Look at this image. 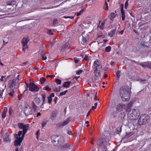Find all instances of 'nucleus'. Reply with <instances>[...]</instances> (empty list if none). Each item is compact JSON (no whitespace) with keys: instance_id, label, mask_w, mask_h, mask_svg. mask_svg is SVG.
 Returning a JSON list of instances; mask_svg holds the SVG:
<instances>
[{"instance_id":"nucleus-1","label":"nucleus","mask_w":151,"mask_h":151,"mask_svg":"<svg viewBox=\"0 0 151 151\" xmlns=\"http://www.w3.org/2000/svg\"><path fill=\"white\" fill-rule=\"evenodd\" d=\"M119 93L122 100L127 101L129 99L130 93L128 86H124L121 87L119 89Z\"/></svg>"},{"instance_id":"nucleus-2","label":"nucleus","mask_w":151,"mask_h":151,"mask_svg":"<svg viewBox=\"0 0 151 151\" xmlns=\"http://www.w3.org/2000/svg\"><path fill=\"white\" fill-rule=\"evenodd\" d=\"M109 140L107 138H99L96 142V144L99 147L102 148L103 151H107L106 145Z\"/></svg>"},{"instance_id":"nucleus-3","label":"nucleus","mask_w":151,"mask_h":151,"mask_svg":"<svg viewBox=\"0 0 151 151\" xmlns=\"http://www.w3.org/2000/svg\"><path fill=\"white\" fill-rule=\"evenodd\" d=\"M128 117L131 119H136L140 115V112L138 109H132L129 111Z\"/></svg>"},{"instance_id":"nucleus-4","label":"nucleus","mask_w":151,"mask_h":151,"mask_svg":"<svg viewBox=\"0 0 151 151\" xmlns=\"http://www.w3.org/2000/svg\"><path fill=\"white\" fill-rule=\"evenodd\" d=\"M150 116L146 114L141 115L137 122L138 124L141 126L146 124L148 122Z\"/></svg>"},{"instance_id":"nucleus-5","label":"nucleus","mask_w":151,"mask_h":151,"mask_svg":"<svg viewBox=\"0 0 151 151\" xmlns=\"http://www.w3.org/2000/svg\"><path fill=\"white\" fill-rule=\"evenodd\" d=\"M17 126L19 129H23L22 137H24V135L29 127V124H25L24 123H19L17 124Z\"/></svg>"},{"instance_id":"nucleus-6","label":"nucleus","mask_w":151,"mask_h":151,"mask_svg":"<svg viewBox=\"0 0 151 151\" xmlns=\"http://www.w3.org/2000/svg\"><path fill=\"white\" fill-rule=\"evenodd\" d=\"M82 35L83 38L81 43L82 44H85L89 40L90 37L89 34H86L85 32H83Z\"/></svg>"},{"instance_id":"nucleus-7","label":"nucleus","mask_w":151,"mask_h":151,"mask_svg":"<svg viewBox=\"0 0 151 151\" xmlns=\"http://www.w3.org/2000/svg\"><path fill=\"white\" fill-rule=\"evenodd\" d=\"M29 84V91L33 92H37L39 91V88L34 83L30 82Z\"/></svg>"},{"instance_id":"nucleus-8","label":"nucleus","mask_w":151,"mask_h":151,"mask_svg":"<svg viewBox=\"0 0 151 151\" xmlns=\"http://www.w3.org/2000/svg\"><path fill=\"white\" fill-rule=\"evenodd\" d=\"M70 120L69 118H68L66 120H65L63 122H60L55 124L56 126L58 128H60V127H63L67 124L70 122Z\"/></svg>"},{"instance_id":"nucleus-9","label":"nucleus","mask_w":151,"mask_h":151,"mask_svg":"<svg viewBox=\"0 0 151 151\" xmlns=\"http://www.w3.org/2000/svg\"><path fill=\"white\" fill-rule=\"evenodd\" d=\"M59 111L57 110L52 111L50 114V118L52 121L54 120L57 117Z\"/></svg>"},{"instance_id":"nucleus-10","label":"nucleus","mask_w":151,"mask_h":151,"mask_svg":"<svg viewBox=\"0 0 151 151\" xmlns=\"http://www.w3.org/2000/svg\"><path fill=\"white\" fill-rule=\"evenodd\" d=\"M24 113L26 116L32 114V110L29 105H27L24 107Z\"/></svg>"},{"instance_id":"nucleus-11","label":"nucleus","mask_w":151,"mask_h":151,"mask_svg":"<svg viewBox=\"0 0 151 151\" xmlns=\"http://www.w3.org/2000/svg\"><path fill=\"white\" fill-rule=\"evenodd\" d=\"M52 142L55 145H57L56 141H58L59 139L58 136L57 135H52L51 137Z\"/></svg>"},{"instance_id":"nucleus-12","label":"nucleus","mask_w":151,"mask_h":151,"mask_svg":"<svg viewBox=\"0 0 151 151\" xmlns=\"http://www.w3.org/2000/svg\"><path fill=\"white\" fill-rule=\"evenodd\" d=\"M125 107L124 104L122 103L118 104L116 107V113H118L119 111H121L122 110V109Z\"/></svg>"},{"instance_id":"nucleus-13","label":"nucleus","mask_w":151,"mask_h":151,"mask_svg":"<svg viewBox=\"0 0 151 151\" xmlns=\"http://www.w3.org/2000/svg\"><path fill=\"white\" fill-rule=\"evenodd\" d=\"M138 65L141 66L143 68H147L150 69L151 68V63L144 62L138 63Z\"/></svg>"},{"instance_id":"nucleus-14","label":"nucleus","mask_w":151,"mask_h":151,"mask_svg":"<svg viewBox=\"0 0 151 151\" xmlns=\"http://www.w3.org/2000/svg\"><path fill=\"white\" fill-rule=\"evenodd\" d=\"M24 138V137H22V135L21 137H17V139H16L15 141L14 145L15 146H17L18 145L20 146L21 143Z\"/></svg>"},{"instance_id":"nucleus-15","label":"nucleus","mask_w":151,"mask_h":151,"mask_svg":"<svg viewBox=\"0 0 151 151\" xmlns=\"http://www.w3.org/2000/svg\"><path fill=\"white\" fill-rule=\"evenodd\" d=\"M70 47V45L68 43H66L65 44L63 45L60 47L59 49L61 51H64L68 49Z\"/></svg>"},{"instance_id":"nucleus-16","label":"nucleus","mask_w":151,"mask_h":151,"mask_svg":"<svg viewBox=\"0 0 151 151\" xmlns=\"http://www.w3.org/2000/svg\"><path fill=\"white\" fill-rule=\"evenodd\" d=\"M17 81V80L15 79L10 80L9 81V85L10 89H13V87L16 84Z\"/></svg>"},{"instance_id":"nucleus-17","label":"nucleus","mask_w":151,"mask_h":151,"mask_svg":"<svg viewBox=\"0 0 151 151\" xmlns=\"http://www.w3.org/2000/svg\"><path fill=\"white\" fill-rule=\"evenodd\" d=\"M65 139L63 137H61L59 139L57 143V145L58 146H60V147H61L63 145Z\"/></svg>"},{"instance_id":"nucleus-18","label":"nucleus","mask_w":151,"mask_h":151,"mask_svg":"<svg viewBox=\"0 0 151 151\" xmlns=\"http://www.w3.org/2000/svg\"><path fill=\"white\" fill-rule=\"evenodd\" d=\"M29 41V39L28 37H24L22 40V42L23 44V47H25L26 48H28V46L27 45L28 42Z\"/></svg>"},{"instance_id":"nucleus-19","label":"nucleus","mask_w":151,"mask_h":151,"mask_svg":"<svg viewBox=\"0 0 151 151\" xmlns=\"http://www.w3.org/2000/svg\"><path fill=\"white\" fill-rule=\"evenodd\" d=\"M121 13L122 15V19L123 21L125 19V12L123 9L124 5L121 4L120 5Z\"/></svg>"},{"instance_id":"nucleus-20","label":"nucleus","mask_w":151,"mask_h":151,"mask_svg":"<svg viewBox=\"0 0 151 151\" xmlns=\"http://www.w3.org/2000/svg\"><path fill=\"white\" fill-rule=\"evenodd\" d=\"M93 65L96 68V70H98L102 68L101 65L99 63L98 60H96L94 62Z\"/></svg>"},{"instance_id":"nucleus-21","label":"nucleus","mask_w":151,"mask_h":151,"mask_svg":"<svg viewBox=\"0 0 151 151\" xmlns=\"http://www.w3.org/2000/svg\"><path fill=\"white\" fill-rule=\"evenodd\" d=\"M95 75L96 76L95 78L96 79H98L99 77L101 76V74L100 73V70H95Z\"/></svg>"},{"instance_id":"nucleus-22","label":"nucleus","mask_w":151,"mask_h":151,"mask_svg":"<svg viewBox=\"0 0 151 151\" xmlns=\"http://www.w3.org/2000/svg\"><path fill=\"white\" fill-rule=\"evenodd\" d=\"M125 116L126 115L125 113L124 112H122L121 113L119 116V119L120 121L123 122L124 120H125Z\"/></svg>"},{"instance_id":"nucleus-23","label":"nucleus","mask_w":151,"mask_h":151,"mask_svg":"<svg viewBox=\"0 0 151 151\" xmlns=\"http://www.w3.org/2000/svg\"><path fill=\"white\" fill-rule=\"evenodd\" d=\"M73 84L71 81L65 82L63 83V87L65 88H69L70 86V84Z\"/></svg>"},{"instance_id":"nucleus-24","label":"nucleus","mask_w":151,"mask_h":151,"mask_svg":"<svg viewBox=\"0 0 151 151\" xmlns=\"http://www.w3.org/2000/svg\"><path fill=\"white\" fill-rule=\"evenodd\" d=\"M117 14L114 13H111L109 16V17L110 19V22H113V19L116 17Z\"/></svg>"},{"instance_id":"nucleus-25","label":"nucleus","mask_w":151,"mask_h":151,"mask_svg":"<svg viewBox=\"0 0 151 151\" xmlns=\"http://www.w3.org/2000/svg\"><path fill=\"white\" fill-rule=\"evenodd\" d=\"M7 109L6 107H5L3 110L2 114V117L4 119L5 118L6 116V113Z\"/></svg>"},{"instance_id":"nucleus-26","label":"nucleus","mask_w":151,"mask_h":151,"mask_svg":"<svg viewBox=\"0 0 151 151\" xmlns=\"http://www.w3.org/2000/svg\"><path fill=\"white\" fill-rule=\"evenodd\" d=\"M5 138L4 139V141L6 143H7L10 141L11 139L9 137V135L7 134H5Z\"/></svg>"},{"instance_id":"nucleus-27","label":"nucleus","mask_w":151,"mask_h":151,"mask_svg":"<svg viewBox=\"0 0 151 151\" xmlns=\"http://www.w3.org/2000/svg\"><path fill=\"white\" fill-rule=\"evenodd\" d=\"M116 31V27H115V29H114L112 30L109 33L108 35L110 37H112L115 34Z\"/></svg>"},{"instance_id":"nucleus-28","label":"nucleus","mask_w":151,"mask_h":151,"mask_svg":"<svg viewBox=\"0 0 151 151\" xmlns=\"http://www.w3.org/2000/svg\"><path fill=\"white\" fill-rule=\"evenodd\" d=\"M25 84H26V87H25V90H24L23 93H24L25 92H27V93L28 92V88H29V84L28 83H27L26 82L25 83Z\"/></svg>"},{"instance_id":"nucleus-29","label":"nucleus","mask_w":151,"mask_h":151,"mask_svg":"<svg viewBox=\"0 0 151 151\" xmlns=\"http://www.w3.org/2000/svg\"><path fill=\"white\" fill-rule=\"evenodd\" d=\"M32 109H33V110L35 111L37 110V106L36 105L35 103L34 102V101H32Z\"/></svg>"},{"instance_id":"nucleus-30","label":"nucleus","mask_w":151,"mask_h":151,"mask_svg":"<svg viewBox=\"0 0 151 151\" xmlns=\"http://www.w3.org/2000/svg\"><path fill=\"white\" fill-rule=\"evenodd\" d=\"M121 71L119 70L116 73V79L119 80L120 77L121 76Z\"/></svg>"},{"instance_id":"nucleus-31","label":"nucleus","mask_w":151,"mask_h":151,"mask_svg":"<svg viewBox=\"0 0 151 151\" xmlns=\"http://www.w3.org/2000/svg\"><path fill=\"white\" fill-rule=\"evenodd\" d=\"M22 134H23V131H20L18 132V134H15V137H18V136L19 137H20L22 134Z\"/></svg>"},{"instance_id":"nucleus-32","label":"nucleus","mask_w":151,"mask_h":151,"mask_svg":"<svg viewBox=\"0 0 151 151\" xmlns=\"http://www.w3.org/2000/svg\"><path fill=\"white\" fill-rule=\"evenodd\" d=\"M34 100L37 104H39L40 101V100L37 97L35 98Z\"/></svg>"},{"instance_id":"nucleus-33","label":"nucleus","mask_w":151,"mask_h":151,"mask_svg":"<svg viewBox=\"0 0 151 151\" xmlns=\"http://www.w3.org/2000/svg\"><path fill=\"white\" fill-rule=\"evenodd\" d=\"M105 2L104 3V9L106 10H107L108 9V4L107 2H106V0H105Z\"/></svg>"},{"instance_id":"nucleus-34","label":"nucleus","mask_w":151,"mask_h":151,"mask_svg":"<svg viewBox=\"0 0 151 151\" xmlns=\"http://www.w3.org/2000/svg\"><path fill=\"white\" fill-rule=\"evenodd\" d=\"M46 79L44 77H42L40 78V81L41 84H43L46 81Z\"/></svg>"},{"instance_id":"nucleus-35","label":"nucleus","mask_w":151,"mask_h":151,"mask_svg":"<svg viewBox=\"0 0 151 151\" xmlns=\"http://www.w3.org/2000/svg\"><path fill=\"white\" fill-rule=\"evenodd\" d=\"M58 24V20L57 19H54L53 20V25L55 26Z\"/></svg>"},{"instance_id":"nucleus-36","label":"nucleus","mask_w":151,"mask_h":151,"mask_svg":"<svg viewBox=\"0 0 151 151\" xmlns=\"http://www.w3.org/2000/svg\"><path fill=\"white\" fill-rule=\"evenodd\" d=\"M132 106V104L131 103H129L127 106L126 107V109L127 111H129V109H130V107Z\"/></svg>"},{"instance_id":"nucleus-37","label":"nucleus","mask_w":151,"mask_h":151,"mask_svg":"<svg viewBox=\"0 0 151 151\" xmlns=\"http://www.w3.org/2000/svg\"><path fill=\"white\" fill-rule=\"evenodd\" d=\"M111 50V47L110 46H108L105 48V50L107 52H109Z\"/></svg>"},{"instance_id":"nucleus-38","label":"nucleus","mask_w":151,"mask_h":151,"mask_svg":"<svg viewBox=\"0 0 151 151\" xmlns=\"http://www.w3.org/2000/svg\"><path fill=\"white\" fill-rule=\"evenodd\" d=\"M70 146V145L68 143H66L64 145H62V147H61V148H65L67 147H68Z\"/></svg>"},{"instance_id":"nucleus-39","label":"nucleus","mask_w":151,"mask_h":151,"mask_svg":"<svg viewBox=\"0 0 151 151\" xmlns=\"http://www.w3.org/2000/svg\"><path fill=\"white\" fill-rule=\"evenodd\" d=\"M11 91L9 93V96L13 97V94L14 93V91L13 89H10Z\"/></svg>"},{"instance_id":"nucleus-40","label":"nucleus","mask_w":151,"mask_h":151,"mask_svg":"<svg viewBox=\"0 0 151 151\" xmlns=\"http://www.w3.org/2000/svg\"><path fill=\"white\" fill-rule=\"evenodd\" d=\"M42 99L43 101V104H44V103L45 102V99L46 97V96L45 94H42Z\"/></svg>"},{"instance_id":"nucleus-41","label":"nucleus","mask_w":151,"mask_h":151,"mask_svg":"<svg viewBox=\"0 0 151 151\" xmlns=\"http://www.w3.org/2000/svg\"><path fill=\"white\" fill-rule=\"evenodd\" d=\"M121 127H117L116 129V133L117 134H119L121 132Z\"/></svg>"},{"instance_id":"nucleus-42","label":"nucleus","mask_w":151,"mask_h":151,"mask_svg":"<svg viewBox=\"0 0 151 151\" xmlns=\"http://www.w3.org/2000/svg\"><path fill=\"white\" fill-rule=\"evenodd\" d=\"M84 11V9H83L79 12H77L76 13V15L77 16H79V15H81Z\"/></svg>"},{"instance_id":"nucleus-43","label":"nucleus","mask_w":151,"mask_h":151,"mask_svg":"<svg viewBox=\"0 0 151 151\" xmlns=\"http://www.w3.org/2000/svg\"><path fill=\"white\" fill-rule=\"evenodd\" d=\"M43 89L44 90L50 91L51 89L49 87L48 85H46L45 87H44L43 88Z\"/></svg>"},{"instance_id":"nucleus-44","label":"nucleus","mask_w":151,"mask_h":151,"mask_svg":"<svg viewBox=\"0 0 151 151\" xmlns=\"http://www.w3.org/2000/svg\"><path fill=\"white\" fill-rule=\"evenodd\" d=\"M47 121L46 120H45L42 122V127H45V126L47 124Z\"/></svg>"},{"instance_id":"nucleus-45","label":"nucleus","mask_w":151,"mask_h":151,"mask_svg":"<svg viewBox=\"0 0 151 151\" xmlns=\"http://www.w3.org/2000/svg\"><path fill=\"white\" fill-rule=\"evenodd\" d=\"M10 4H8V5H14L16 3V1L15 0H13L11 1L10 2H9Z\"/></svg>"},{"instance_id":"nucleus-46","label":"nucleus","mask_w":151,"mask_h":151,"mask_svg":"<svg viewBox=\"0 0 151 151\" xmlns=\"http://www.w3.org/2000/svg\"><path fill=\"white\" fill-rule=\"evenodd\" d=\"M132 132H129L127 134L126 136V138H128L132 136Z\"/></svg>"},{"instance_id":"nucleus-47","label":"nucleus","mask_w":151,"mask_h":151,"mask_svg":"<svg viewBox=\"0 0 151 151\" xmlns=\"http://www.w3.org/2000/svg\"><path fill=\"white\" fill-rule=\"evenodd\" d=\"M55 82L58 84H60L61 83V81L58 79H55Z\"/></svg>"},{"instance_id":"nucleus-48","label":"nucleus","mask_w":151,"mask_h":151,"mask_svg":"<svg viewBox=\"0 0 151 151\" xmlns=\"http://www.w3.org/2000/svg\"><path fill=\"white\" fill-rule=\"evenodd\" d=\"M48 99V102L49 104H50L52 101V99L51 96H48L47 97Z\"/></svg>"},{"instance_id":"nucleus-49","label":"nucleus","mask_w":151,"mask_h":151,"mask_svg":"<svg viewBox=\"0 0 151 151\" xmlns=\"http://www.w3.org/2000/svg\"><path fill=\"white\" fill-rule=\"evenodd\" d=\"M68 92V90H66L64 92H61L59 96H62L66 94V93Z\"/></svg>"},{"instance_id":"nucleus-50","label":"nucleus","mask_w":151,"mask_h":151,"mask_svg":"<svg viewBox=\"0 0 151 151\" xmlns=\"http://www.w3.org/2000/svg\"><path fill=\"white\" fill-rule=\"evenodd\" d=\"M42 60H45L47 59V57L44 54H42Z\"/></svg>"},{"instance_id":"nucleus-51","label":"nucleus","mask_w":151,"mask_h":151,"mask_svg":"<svg viewBox=\"0 0 151 151\" xmlns=\"http://www.w3.org/2000/svg\"><path fill=\"white\" fill-rule=\"evenodd\" d=\"M128 0H127L125 3L124 8L126 9H127V7L128 6Z\"/></svg>"},{"instance_id":"nucleus-52","label":"nucleus","mask_w":151,"mask_h":151,"mask_svg":"<svg viewBox=\"0 0 151 151\" xmlns=\"http://www.w3.org/2000/svg\"><path fill=\"white\" fill-rule=\"evenodd\" d=\"M83 71L82 70H80L78 71L76 73V74L77 75H80V74Z\"/></svg>"},{"instance_id":"nucleus-53","label":"nucleus","mask_w":151,"mask_h":151,"mask_svg":"<svg viewBox=\"0 0 151 151\" xmlns=\"http://www.w3.org/2000/svg\"><path fill=\"white\" fill-rule=\"evenodd\" d=\"M89 58H88V57L86 55H85V58L83 59V60H86V61H87L88 60H89Z\"/></svg>"},{"instance_id":"nucleus-54","label":"nucleus","mask_w":151,"mask_h":151,"mask_svg":"<svg viewBox=\"0 0 151 151\" xmlns=\"http://www.w3.org/2000/svg\"><path fill=\"white\" fill-rule=\"evenodd\" d=\"M47 33L49 35H53V33L52 31V30H49L48 31Z\"/></svg>"},{"instance_id":"nucleus-55","label":"nucleus","mask_w":151,"mask_h":151,"mask_svg":"<svg viewBox=\"0 0 151 151\" xmlns=\"http://www.w3.org/2000/svg\"><path fill=\"white\" fill-rule=\"evenodd\" d=\"M94 99L96 101H97L98 102L99 101V100L97 99V92L95 95Z\"/></svg>"},{"instance_id":"nucleus-56","label":"nucleus","mask_w":151,"mask_h":151,"mask_svg":"<svg viewBox=\"0 0 151 151\" xmlns=\"http://www.w3.org/2000/svg\"><path fill=\"white\" fill-rule=\"evenodd\" d=\"M12 110L11 108H10L9 110V115L11 116L12 114Z\"/></svg>"},{"instance_id":"nucleus-57","label":"nucleus","mask_w":151,"mask_h":151,"mask_svg":"<svg viewBox=\"0 0 151 151\" xmlns=\"http://www.w3.org/2000/svg\"><path fill=\"white\" fill-rule=\"evenodd\" d=\"M74 60L75 61V62L76 63H78V62L79 61V60L78 59L76 58H74Z\"/></svg>"},{"instance_id":"nucleus-58","label":"nucleus","mask_w":151,"mask_h":151,"mask_svg":"<svg viewBox=\"0 0 151 151\" xmlns=\"http://www.w3.org/2000/svg\"><path fill=\"white\" fill-rule=\"evenodd\" d=\"M4 89H3L2 91H0V98L2 96L3 93L4 91Z\"/></svg>"},{"instance_id":"nucleus-59","label":"nucleus","mask_w":151,"mask_h":151,"mask_svg":"<svg viewBox=\"0 0 151 151\" xmlns=\"http://www.w3.org/2000/svg\"><path fill=\"white\" fill-rule=\"evenodd\" d=\"M67 134L69 135H72L73 134L70 131H68L67 132Z\"/></svg>"},{"instance_id":"nucleus-60","label":"nucleus","mask_w":151,"mask_h":151,"mask_svg":"<svg viewBox=\"0 0 151 151\" xmlns=\"http://www.w3.org/2000/svg\"><path fill=\"white\" fill-rule=\"evenodd\" d=\"M6 77V76H2L1 77V78L0 79V80L1 81H3L4 80L3 79V78H4V77Z\"/></svg>"},{"instance_id":"nucleus-61","label":"nucleus","mask_w":151,"mask_h":151,"mask_svg":"<svg viewBox=\"0 0 151 151\" xmlns=\"http://www.w3.org/2000/svg\"><path fill=\"white\" fill-rule=\"evenodd\" d=\"M36 134L37 135L39 136V135H40V134L39 131H37V132L36 133Z\"/></svg>"},{"instance_id":"nucleus-62","label":"nucleus","mask_w":151,"mask_h":151,"mask_svg":"<svg viewBox=\"0 0 151 151\" xmlns=\"http://www.w3.org/2000/svg\"><path fill=\"white\" fill-rule=\"evenodd\" d=\"M55 96V95L54 94V93H51L50 96H51V98H52V97H54Z\"/></svg>"},{"instance_id":"nucleus-63","label":"nucleus","mask_w":151,"mask_h":151,"mask_svg":"<svg viewBox=\"0 0 151 151\" xmlns=\"http://www.w3.org/2000/svg\"><path fill=\"white\" fill-rule=\"evenodd\" d=\"M22 96V94H20V95H18V98L19 100H20Z\"/></svg>"},{"instance_id":"nucleus-64","label":"nucleus","mask_w":151,"mask_h":151,"mask_svg":"<svg viewBox=\"0 0 151 151\" xmlns=\"http://www.w3.org/2000/svg\"><path fill=\"white\" fill-rule=\"evenodd\" d=\"M96 107L95 106H93L92 107L91 109H92L93 110H95L96 109Z\"/></svg>"}]
</instances>
